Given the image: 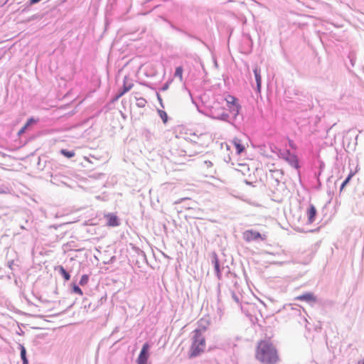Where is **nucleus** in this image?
Instances as JSON below:
<instances>
[{
    "mask_svg": "<svg viewBox=\"0 0 364 364\" xmlns=\"http://www.w3.org/2000/svg\"><path fill=\"white\" fill-rule=\"evenodd\" d=\"M255 358L260 364H279L281 356L277 346L269 339L257 343Z\"/></svg>",
    "mask_w": 364,
    "mask_h": 364,
    "instance_id": "f257e3e1",
    "label": "nucleus"
},
{
    "mask_svg": "<svg viewBox=\"0 0 364 364\" xmlns=\"http://www.w3.org/2000/svg\"><path fill=\"white\" fill-rule=\"evenodd\" d=\"M208 322L205 319L199 321L200 328L193 331L192 343L189 350V358H194L202 354L205 350V338L203 333L206 331Z\"/></svg>",
    "mask_w": 364,
    "mask_h": 364,
    "instance_id": "f03ea898",
    "label": "nucleus"
},
{
    "mask_svg": "<svg viewBox=\"0 0 364 364\" xmlns=\"http://www.w3.org/2000/svg\"><path fill=\"white\" fill-rule=\"evenodd\" d=\"M242 237L247 242L257 240H265L267 239V236L265 235H262L259 232L253 230H247L245 231L242 233Z\"/></svg>",
    "mask_w": 364,
    "mask_h": 364,
    "instance_id": "7ed1b4c3",
    "label": "nucleus"
},
{
    "mask_svg": "<svg viewBox=\"0 0 364 364\" xmlns=\"http://www.w3.org/2000/svg\"><path fill=\"white\" fill-rule=\"evenodd\" d=\"M149 345L146 343L143 345L141 352L137 358V364H146L149 358Z\"/></svg>",
    "mask_w": 364,
    "mask_h": 364,
    "instance_id": "20e7f679",
    "label": "nucleus"
},
{
    "mask_svg": "<svg viewBox=\"0 0 364 364\" xmlns=\"http://www.w3.org/2000/svg\"><path fill=\"white\" fill-rule=\"evenodd\" d=\"M225 101L229 105V109L234 114H237L240 110V106L237 103V100L235 97L232 95H228L225 97Z\"/></svg>",
    "mask_w": 364,
    "mask_h": 364,
    "instance_id": "39448f33",
    "label": "nucleus"
},
{
    "mask_svg": "<svg viewBox=\"0 0 364 364\" xmlns=\"http://www.w3.org/2000/svg\"><path fill=\"white\" fill-rule=\"evenodd\" d=\"M230 143L235 147L236 152L237 154H240L241 153L244 152L246 149V146L243 141L238 137H235L230 141Z\"/></svg>",
    "mask_w": 364,
    "mask_h": 364,
    "instance_id": "423d86ee",
    "label": "nucleus"
},
{
    "mask_svg": "<svg viewBox=\"0 0 364 364\" xmlns=\"http://www.w3.org/2000/svg\"><path fill=\"white\" fill-rule=\"evenodd\" d=\"M296 300L304 301L307 303H315L316 301V296L312 292H306L301 295L295 297Z\"/></svg>",
    "mask_w": 364,
    "mask_h": 364,
    "instance_id": "0eeeda50",
    "label": "nucleus"
},
{
    "mask_svg": "<svg viewBox=\"0 0 364 364\" xmlns=\"http://www.w3.org/2000/svg\"><path fill=\"white\" fill-rule=\"evenodd\" d=\"M107 218V225L109 227H116L119 225L117 216L112 213H108L105 215Z\"/></svg>",
    "mask_w": 364,
    "mask_h": 364,
    "instance_id": "6e6552de",
    "label": "nucleus"
},
{
    "mask_svg": "<svg viewBox=\"0 0 364 364\" xmlns=\"http://www.w3.org/2000/svg\"><path fill=\"white\" fill-rule=\"evenodd\" d=\"M316 213L317 211L315 206L311 204L306 210V215L309 224H311L314 221Z\"/></svg>",
    "mask_w": 364,
    "mask_h": 364,
    "instance_id": "1a4fd4ad",
    "label": "nucleus"
},
{
    "mask_svg": "<svg viewBox=\"0 0 364 364\" xmlns=\"http://www.w3.org/2000/svg\"><path fill=\"white\" fill-rule=\"evenodd\" d=\"M37 122H38V120L35 119L33 117L28 119L27 120V122H26V124H24V126L18 131V136L22 135L23 133H25V132L28 129V127L30 126H31L32 124H36Z\"/></svg>",
    "mask_w": 364,
    "mask_h": 364,
    "instance_id": "9d476101",
    "label": "nucleus"
},
{
    "mask_svg": "<svg viewBox=\"0 0 364 364\" xmlns=\"http://www.w3.org/2000/svg\"><path fill=\"white\" fill-rule=\"evenodd\" d=\"M286 160L289 163V164L294 167H299V161L297 157L294 154H291V153H287V156L286 157Z\"/></svg>",
    "mask_w": 364,
    "mask_h": 364,
    "instance_id": "9b49d317",
    "label": "nucleus"
},
{
    "mask_svg": "<svg viewBox=\"0 0 364 364\" xmlns=\"http://www.w3.org/2000/svg\"><path fill=\"white\" fill-rule=\"evenodd\" d=\"M254 74H255V80H256V82H257V91L260 92L261 85H262V77H261V75H260V70L259 68H256L254 70Z\"/></svg>",
    "mask_w": 364,
    "mask_h": 364,
    "instance_id": "f8f14e48",
    "label": "nucleus"
},
{
    "mask_svg": "<svg viewBox=\"0 0 364 364\" xmlns=\"http://www.w3.org/2000/svg\"><path fill=\"white\" fill-rule=\"evenodd\" d=\"M133 87V84H127V82L124 81L122 90L117 95L116 99H119L122 96H123L126 92L129 91Z\"/></svg>",
    "mask_w": 364,
    "mask_h": 364,
    "instance_id": "ddd939ff",
    "label": "nucleus"
},
{
    "mask_svg": "<svg viewBox=\"0 0 364 364\" xmlns=\"http://www.w3.org/2000/svg\"><path fill=\"white\" fill-rule=\"evenodd\" d=\"M19 348L21 350V357L23 360V364H28V361L26 358V350L25 347L23 345L20 344Z\"/></svg>",
    "mask_w": 364,
    "mask_h": 364,
    "instance_id": "4468645a",
    "label": "nucleus"
},
{
    "mask_svg": "<svg viewBox=\"0 0 364 364\" xmlns=\"http://www.w3.org/2000/svg\"><path fill=\"white\" fill-rule=\"evenodd\" d=\"M183 68L181 66L177 67L174 73L175 77H178L181 82L183 81Z\"/></svg>",
    "mask_w": 364,
    "mask_h": 364,
    "instance_id": "2eb2a0df",
    "label": "nucleus"
},
{
    "mask_svg": "<svg viewBox=\"0 0 364 364\" xmlns=\"http://www.w3.org/2000/svg\"><path fill=\"white\" fill-rule=\"evenodd\" d=\"M59 270L65 281H68L70 279V275L66 272L63 267L60 266Z\"/></svg>",
    "mask_w": 364,
    "mask_h": 364,
    "instance_id": "dca6fc26",
    "label": "nucleus"
},
{
    "mask_svg": "<svg viewBox=\"0 0 364 364\" xmlns=\"http://www.w3.org/2000/svg\"><path fill=\"white\" fill-rule=\"evenodd\" d=\"M60 153L67 158H72L75 155L73 151H68L66 149H61Z\"/></svg>",
    "mask_w": 364,
    "mask_h": 364,
    "instance_id": "f3484780",
    "label": "nucleus"
},
{
    "mask_svg": "<svg viewBox=\"0 0 364 364\" xmlns=\"http://www.w3.org/2000/svg\"><path fill=\"white\" fill-rule=\"evenodd\" d=\"M355 175V172L350 171L347 178L343 182L341 186V191H342L344 187L349 183L350 180L352 178V177Z\"/></svg>",
    "mask_w": 364,
    "mask_h": 364,
    "instance_id": "a211bd4d",
    "label": "nucleus"
},
{
    "mask_svg": "<svg viewBox=\"0 0 364 364\" xmlns=\"http://www.w3.org/2000/svg\"><path fill=\"white\" fill-rule=\"evenodd\" d=\"M158 114L161 119H162L164 123H166L168 121V115L166 112L164 110H158Z\"/></svg>",
    "mask_w": 364,
    "mask_h": 364,
    "instance_id": "6ab92c4d",
    "label": "nucleus"
},
{
    "mask_svg": "<svg viewBox=\"0 0 364 364\" xmlns=\"http://www.w3.org/2000/svg\"><path fill=\"white\" fill-rule=\"evenodd\" d=\"M88 281H89V277L88 275L87 274H83L81 278H80V285L81 286H85L86 285L87 283H88Z\"/></svg>",
    "mask_w": 364,
    "mask_h": 364,
    "instance_id": "aec40b11",
    "label": "nucleus"
},
{
    "mask_svg": "<svg viewBox=\"0 0 364 364\" xmlns=\"http://www.w3.org/2000/svg\"><path fill=\"white\" fill-rule=\"evenodd\" d=\"M72 288H73V293L79 294L80 296H82V294H83L82 291L78 286H77L76 284H73Z\"/></svg>",
    "mask_w": 364,
    "mask_h": 364,
    "instance_id": "412c9836",
    "label": "nucleus"
},
{
    "mask_svg": "<svg viewBox=\"0 0 364 364\" xmlns=\"http://www.w3.org/2000/svg\"><path fill=\"white\" fill-rule=\"evenodd\" d=\"M137 101L139 102L138 105L141 107H144L146 102L144 98H139L137 99Z\"/></svg>",
    "mask_w": 364,
    "mask_h": 364,
    "instance_id": "4be33fe9",
    "label": "nucleus"
},
{
    "mask_svg": "<svg viewBox=\"0 0 364 364\" xmlns=\"http://www.w3.org/2000/svg\"><path fill=\"white\" fill-rule=\"evenodd\" d=\"M199 141H196L194 140V142L198 144L200 146H203L204 143L203 141V135H200V136H198ZM193 141V139H192Z\"/></svg>",
    "mask_w": 364,
    "mask_h": 364,
    "instance_id": "5701e85b",
    "label": "nucleus"
},
{
    "mask_svg": "<svg viewBox=\"0 0 364 364\" xmlns=\"http://www.w3.org/2000/svg\"><path fill=\"white\" fill-rule=\"evenodd\" d=\"M156 96H157L158 100L160 102L161 107H164L163 101H162V98H161V95L159 93H156Z\"/></svg>",
    "mask_w": 364,
    "mask_h": 364,
    "instance_id": "b1692460",
    "label": "nucleus"
},
{
    "mask_svg": "<svg viewBox=\"0 0 364 364\" xmlns=\"http://www.w3.org/2000/svg\"><path fill=\"white\" fill-rule=\"evenodd\" d=\"M215 270H216L218 272H219V271H220V270H219V264H218V261H216V262H215Z\"/></svg>",
    "mask_w": 364,
    "mask_h": 364,
    "instance_id": "393cba45",
    "label": "nucleus"
},
{
    "mask_svg": "<svg viewBox=\"0 0 364 364\" xmlns=\"http://www.w3.org/2000/svg\"><path fill=\"white\" fill-rule=\"evenodd\" d=\"M41 0H30V3L31 4H36L38 2H39Z\"/></svg>",
    "mask_w": 364,
    "mask_h": 364,
    "instance_id": "a878e982",
    "label": "nucleus"
},
{
    "mask_svg": "<svg viewBox=\"0 0 364 364\" xmlns=\"http://www.w3.org/2000/svg\"><path fill=\"white\" fill-rule=\"evenodd\" d=\"M358 364H364V358L360 360H359Z\"/></svg>",
    "mask_w": 364,
    "mask_h": 364,
    "instance_id": "bb28decb",
    "label": "nucleus"
},
{
    "mask_svg": "<svg viewBox=\"0 0 364 364\" xmlns=\"http://www.w3.org/2000/svg\"><path fill=\"white\" fill-rule=\"evenodd\" d=\"M168 85H165L164 86V87L162 88V90H166V89H168Z\"/></svg>",
    "mask_w": 364,
    "mask_h": 364,
    "instance_id": "cd10ccee",
    "label": "nucleus"
},
{
    "mask_svg": "<svg viewBox=\"0 0 364 364\" xmlns=\"http://www.w3.org/2000/svg\"><path fill=\"white\" fill-rule=\"evenodd\" d=\"M225 145H226V148H227V149H228V150H229V149H230V145H229V144H226Z\"/></svg>",
    "mask_w": 364,
    "mask_h": 364,
    "instance_id": "c85d7f7f",
    "label": "nucleus"
}]
</instances>
